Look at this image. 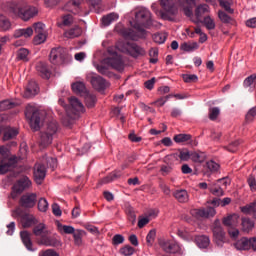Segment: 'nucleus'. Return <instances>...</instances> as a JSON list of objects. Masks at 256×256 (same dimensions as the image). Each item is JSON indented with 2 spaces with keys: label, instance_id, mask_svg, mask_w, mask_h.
I'll use <instances>...</instances> for the list:
<instances>
[{
  "label": "nucleus",
  "instance_id": "38",
  "mask_svg": "<svg viewBox=\"0 0 256 256\" xmlns=\"http://www.w3.org/2000/svg\"><path fill=\"white\" fill-rule=\"evenodd\" d=\"M119 19V15L116 13H110L102 18V24L105 27H109L113 23V21H117Z\"/></svg>",
  "mask_w": 256,
  "mask_h": 256
},
{
  "label": "nucleus",
  "instance_id": "58",
  "mask_svg": "<svg viewBox=\"0 0 256 256\" xmlns=\"http://www.w3.org/2000/svg\"><path fill=\"white\" fill-rule=\"evenodd\" d=\"M120 253L125 256H130V255H133V253H135V248H133L132 246L126 245L120 249Z\"/></svg>",
  "mask_w": 256,
  "mask_h": 256
},
{
  "label": "nucleus",
  "instance_id": "9",
  "mask_svg": "<svg viewBox=\"0 0 256 256\" xmlns=\"http://www.w3.org/2000/svg\"><path fill=\"white\" fill-rule=\"evenodd\" d=\"M12 215L13 217H19L20 223L24 229L33 227V225H37V219H35V217L31 214L23 212L21 208H16Z\"/></svg>",
  "mask_w": 256,
  "mask_h": 256
},
{
  "label": "nucleus",
  "instance_id": "45",
  "mask_svg": "<svg viewBox=\"0 0 256 256\" xmlns=\"http://www.w3.org/2000/svg\"><path fill=\"white\" fill-rule=\"evenodd\" d=\"M255 84H256V74H252L250 76H248L244 82H243V86L245 88H248V87H255Z\"/></svg>",
  "mask_w": 256,
  "mask_h": 256
},
{
  "label": "nucleus",
  "instance_id": "16",
  "mask_svg": "<svg viewBox=\"0 0 256 256\" xmlns=\"http://www.w3.org/2000/svg\"><path fill=\"white\" fill-rule=\"evenodd\" d=\"M45 175H47V170L45 165L43 164H36L34 167V179L37 185H41L45 180Z\"/></svg>",
  "mask_w": 256,
  "mask_h": 256
},
{
  "label": "nucleus",
  "instance_id": "26",
  "mask_svg": "<svg viewBox=\"0 0 256 256\" xmlns=\"http://www.w3.org/2000/svg\"><path fill=\"white\" fill-rule=\"evenodd\" d=\"M209 191L212 195H215V197H223L225 195L223 186L217 184V182L209 184Z\"/></svg>",
  "mask_w": 256,
  "mask_h": 256
},
{
  "label": "nucleus",
  "instance_id": "17",
  "mask_svg": "<svg viewBox=\"0 0 256 256\" xmlns=\"http://www.w3.org/2000/svg\"><path fill=\"white\" fill-rule=\"evenodd\" d=\"M127 51L134 58L144 57V55L147 53L143 47L137 45L136 43H127Z\"/></svg>",
  "mask_w": 256,
  "mask_h": 256
},
{
  "label": "nucleus",
  "instance_id": "49",
  "mask_svg": "<svg viewBox=\"0 0 256 256\" xmlns=\"http://www.w3.org/2000/svg\"><path fill=\"white\" fill-rule=\"evenodd\" d=\"M155 237H157V231L155 229H152L149 231V233L146 236V243L151 247L153 243H155Z\"/></svg>",
  "mask_w": 256,
  "mask_h": 256
},
{
  "label": "nucleus",
  "instance_id": "40",
  "mask_svg": "<svg viewBox=\"0 0 256 256\" xmlns=\"http://www.w3.org/2000/svg\"><path fill=\"white\" fill-rule=\"evenodd\" d=\"M238 219L239 216H237V214L227 216L223 219V225H225L226 227H235Z\"/></svg>",
  "mask_w": 256,
  "mask_h": 256
},
{
  "label": "nucleus",
  "instance_id": "27",
  "mask_svg": "<svg viewBox=\"0 0 256 256\" xmlns=\"http://www.w3.org/2000/svg\"><path fill=\"white\" fill-rule=\"evenodd\" d=\"M72 91L76 93V95H80V97H84L86 93H89L83 82H74L72 84Z\"/></svg>",
  "mask_w": 256,
  "mask_h": 256
},
{
  "label": "nucleus",
  "instance_id": "63",
  "mask_svg": "<svg viewBox=\"0 0 256 256\" xmlns=\"http://www.w3.org/2000/svg\"><path fill=\"white\" fill-rule=\"evenodd\" d=\"M220 7H223L227 13H233V9H231V4L226 0H218Z\"/></svg>",
  "mask_w": 256,
  "mask_h": 256
},
{
  "label": "nucleus",
  "instance_id": "56",
  "mask_svg": "<svg viewBox=\"0 0 256 256\" xmlns=\"http://www.w3.org/2000/svg\"><path fill=\"white\" fill-rule=\"evenodd\" d=\"M239 145H241V141L236 140V141L230 143L228 146H225L224 149H226L230 153H235L237 151Z\"/></svg>",
  "mask_w": 256,
  "mask_h": 256
},
{
  "label": "nucleus",
  "instance_id": "51",
  "mask_svg": "<svg viewBox=\"0 0 256 256\" xmlns=\"http://www.w3.org/2000/svg\"><path fill=\"white\" fill-rule=\"evenodd\" d=\"M13 107H15V102H11L10 100L0 102V111H8V109H13Z\"/></svg>",
  "mask_w": 256,
  "mask_h": 256
},
{
  "label": "nucleus",
  "instance_id": "57",
  "mask_svg": "<svg viewBox=\"0 0 256 256\" xmlns=\"http://www.w3.org/2000/svg\"><path fill=\"white\" fill-rule=\"evenodd\" d=\"M205 167L211 172V173H215L216 171H219V165L213 161L210 160L208 162H206Z\"/></svg>",
  "mask_w": 256,
  "mask_h": 256
},
{
  "label": "nucleus",
  "instance_id": "5",
  "mask_svg": "<svg viewBox=\"0 0 256 256\" xmlns=\"http://www.w3.org/2000/svg\"><path fill=\"white\" fill-rule=\"evenodd\" d=\"M17 165V157L11 156L9 148L0 146V175L13 171Z\"/></svg>",
  "mask_w": 256,
  "mask_h": 256
},
{
  "label": "nucleus",
  "instance_id": "4",
  "mask_svg": "<svg viewBox=\"0 0 256 256\" xmlns=\"http://www.w3.org/2000/svg\"><path fill=\"white\" fill-rule=\"evenodd\" d=\"M45 115H47L45 110L39 109L31 104L26 106L25 116L26 119L30 121V126L34 131H39V129H41V123L45 121Z\"/></svg>",
  "mask_w": 256,
  "mask_h": 256
},
{
  "label": "nucleus",
  "instance_id": "6",
  "mask_svg": "<svg viewBox=\"0 0 256 256\" xmlns=\"http://www.w3.org/2000/svg\"><path fill=\"white\" fill-rule=\"evenodd\" d=\"M213 233V241L218 247H223L227 243V233L223 229V225L219 219H216L211 226Z\"/></svg>",
  "mask_w": 256,
  "mask_h": 256
},
{
  "label": "nucleus",
  "instance_id": "30",
  "mask_svg": "<svg viewBox=\"0 0 256 256\" xmlns=\"http://www.w3.org/2000/svg\"><path fill=\"white\" fill-rule=\"evenodd\" d=\"M33 35V27L22 28L15 30L14 37L19 39L20 37H24V39H29Z\"/></svg>",
  "mask_w": 256,
  "mask_h": 256
},
{
  "label": "nucleus",
  "instance_id": "54",
  "mask_svg": "<svg viewBox=\"0 0 256 256\" xmlns=\"http://www.w3.org/2000/svg\"><path fill=\"white\" fill-rule=\"evenodd\" d=\"M58 228L61 233H65L66 235H73L75 233V228L73 226L60 225Z\"/></svg>",
  "mask_w": 256,
  "mask_h": 256
},
{
  "label": "nucleus",
  "instance_id": "21",
  "mask_svg": "<svg viewBox=\"0 0 256 256\" xmlns=\"http://www.w3.org/2000/svg\"><path fill=\"white\" fill-rule=\"evenodd\" d=\"M36 70L42 79H49V77H51V70L45 62H38L36 65Z\"/></svg>",
  "mask_w": 256,
  "mask_h": 256
},
{
  "label": "nucleus",
  "instance_id": "61",
  "mask_svg": "<svg viewBox=\"0 0 256 256\" xmlns=\"http://www.w3.org/2000/svg\"><path fill=\"white\" fill-rule=\"evenodd\" d=\"M247 183L250 187V191H256V179L254 175H249L247 178Z\"/></svg>",
  "mask_w": 256,
  "mask_h": 256
},
{
  "label": "nucleus",
  "instance_id": "28",
  "mask_svg": "<svg viewBox=\"0 0 256 256\" xmlns=\"http://www.w3.org/2000/svg\"><path fill=\"white\" fill-rule=\"evenodd\" d=\"M82 33H83V30L81 29V27L76 25L70 28L69 30L65 31L64 36L67 39H75L76 37H81Z\"/></svg>",
  "mask_w": 256,
  "mask_h": 256
},
{
  "label": "nucleus",
  "instance_id": "14",
  "mask_svg": "<svg viewBox=\"0 0 256 256\" xmlns=\"http://www.w3.org/2000/svg\"><path fill=\"white\" fill-rule=\"evenodd\" d=\"M20 205L25 209H32L34 205L37 203V194L35 193H27L21 196Z\"/></svg>",
  "mask_w": 256,
  "mask_h": 256
},
{
  "label": "nucleus",
  "instance_id": "42",
  "mask_svg": "<svg viewBox=\"0 0 256 256\" xmlns=\"http://www.w3.org/2000/svg\"><path fill=\"white\" fill-rule=\"evenodd\" d=\"M180 49L182 51H195V49H199V44H197V42H193V43H187V42H183L180 45Z\"/></svg>",
  "mask_w": 256,
  "mask_h": 256
},
{
  "label": "nucleus",
  "instance_id": "46",
  "mask_svg": "<svg viewBox=\"0 0 256 256\" xmlns=\"http://www.w3.org/2000/svg\"><path fill=\"white\" fill-rule=\"evenodd\" d=\"M153 41L155 43H165L167 41V34L164 32H159L153 35Z\"/></svg>",
  "mask_w": 256,
  "mask_h": 256
},
{
  "label": "nucleus",
  "instance_id": "25",
  "mask_svg": "<svg viewBox=\"0 0 256 256\" xmlns=\"http://www.w3.org/2000/svg\"><path fill=\"white\" fill-rule=\"evenodd\" d=\"M83 3V0H70L64 7L65 11H69L70 13H74L77 15L79 13V6Z\"/></svg>",
  "mask_w": 256,
  "mask_h": 256
},
{
  "label": "nucleus",
  "instance_id": "34",
  "mask_svg": "<svg viewBox=\"0 0 256 256\" xmlns=\"http://www.w3.org/2000/svg\"><path fill=\"white\" fill-rule=\"evenodd\" d=\"M210 243L211 240L209 239V236L202 235L196 237V245H198L200 249H207Z\"/></svg>",
  "mask_w": 256,
  "mask_h": 256
},
{
  "label": "nucleus",
  "instance_id": "19",
  "mask_svg": "<svg viewBox=\"0 0 256 256\" xmlns=\"http://www.w3.org/2000/svg\"><path fill=\"white\" fill-rule=\"evenodd\" d=\"M39 93V85H37V82L30 81L26 87V90L24 92V97L26 99H30V97H35Z\"/></svg>",
  "mask_w": 256,
  "mask_h": 256
},
{
  "label": "nucleus",
  "instance_id": "41",
  "mask_svg": "<svg viewBox=\"0 0 256 256\" xmlns=\"http://www.w3.org/2000/svg\"><path fill=\"white\" fill-rule=\"evenodd\" d=\"M9 29H11L9 18L0 14V31H9Z\"/></svg>",
  "mask_w": 256,
  "mask_h": 256
},
{
  "label": "nucleus",
  "instance_id": "11",
  "mask_svg": "<svg viewBox=\"0 0 256 256\" xmlns=\"http://www.w3.org/2000/svg\"><path fill=\"white\" fill-rule=\"evenodd\" d=\"M52 65H63L67 61V50L62 47L53 48L49 55Z\"/></svg>",
  "mask_w": 256,
  "mask_h": 256
},
{
  "label": "nucleus",
  "instance_id": "29",
  "mask_svg": "<svg viewBox=\"0 0 256 256\" xmlns=\"http://www.w3.org/2000/svg\"><path fill=\"white\" fill-rule=\"evenodd\" d=\"M173 197L179 203H187L189 201V194L184 189L174 191Z\"/></svg>",
  "mask_w": 256,
  "mask_h": 256
},
{
  "label": "nucleus",
  "instance_id": "39",
  "mask_svg": "<svg viewBox=\"0 0 256 256\" xmlns=\"http://www.w3.org/2000/svg\"><path fill=\"white\" fill-rule=\"evenodd\" d=\"M229 203H231V198L229 197H226L222 200L220 198H214L213 200L210 201V204L213 205V207H219V205L221 207H225L229 205Z\"/></svg>",
  "mask_w": 256,
  "mask_h": 256
},
{
  "label": "nucleus",
  "instance_id": "2",
  "mask_svg": "<svg viewBox=\"0 0 256 256\" xmlns=\"http://www.w3.org/2000/svg\"><path fill=\"white\" fill-rule=\"evenodd\" d=\"M9 10L14 15H17L22 21H29L39 13L35 6H29L25 1L11 2Z\"/></svg>",
  "mask_w": 256,
  "mask_h": 256
},
{
  "label": "nucleus",
  "instance_id": "15",
  "mask_svg": "<svg viewBox=\"0 0 256 256\" xmlns=\"http://www.w3.org/2000/svg\"><path fill=\"white\" fill-rule=\"evenodd\" d=\"M38 245H44L45 247H61V241L55 237L49 236V234H44L37 239Z\"/></svg>",
  "mask_w": 256,
  "mask_h": 256
},
{
  "label": "nucleus",
  "instance_id": "36",
  "mask_svg": "<svg viewBox=\"0 0 256 256\" xmlns=\"http://www.w3.org/2000/svg\"><path fill=\"white\" fill-rule=\"evenodd\" d=\"M242 231H244V233H249L250 231L253 230V227H255V222H253V220H251V218H242Z\"/></svg>",
  "mask_w": 256,
  "mask_h": 256
},
{
  "label": "nucleus",
  "instance_id": "37",
  "mask_svg": "<svg viewBox=\"0 0 256 256\" xmlns=\"http://www.w3.org/2000/svg\"><path fill=\"white\" fill-rule=\"evenodd\" d=\"M199 23H202V25H204L208 31H213V29L216 27L215 20L209 15L204 17L203 20H200Z\"/></svg>",
  "mask_w": 256,
  "mask_h": 256
},
{
  "label": "nucleus",
  "instance_id": "18",
  "mask_svg": "<svg viewBox=\"0 0 256 256\" xmlns=\"http://www.w3.org/2000/svg\"><path fill=\"white\" fill-rule=\"evenodd\" d=\"M206 13H209V5L207 4H200L195 9V19L192 20L193 23L196 25H199V22H201L203 15H206Z\"/></svg>",
  "mask_w": 256,
  "mask_h": 256
},
{
  "label": "nucleus",
  "instance_id": "59",
  "mask_svg": "<svg viewBox=\"0 0 256 256\" xmlns=\"http://www.w3.org/2000/svg\"><path fill=\"white\" fill-rule=\"evenodd\" d=\"M125 243V237L121 234H116L112 238V245H121Z\"/></svg>",
  "mask_w": 256,
  "mask_h": 256
},
{
  "label": "nucleus",
  "instance_id": "22",
  "mask_svg": "<svg viewBox=\"0 0 256 256\" xmlns=\"http://www.w3.org/2000/svg\"><path fill=\"white\" fill-rule=\"evenodd\" d=\"M91 85L97 91H104V89H107V81H105L101 76H93L91 78Z\"/></svg>",
  "mask_w": 256,
  "mask_h": 256
},
{
  "label": "nucleus",
  "instance_id": "48",
  "mask_svg": "<svg viewBox=\"0 0 256 256\" xmlns=\"http://www.w3.org/2000/svg\"><path fill=\"white\" fill-rule=\"evenodd\" d=\"M49 209V202H47V199L40 198L38 201V210L42 213H46V211Z\"/></svg>",
  "mask_w": 256,
  "mask_h": 256
},
{
  "label": "nucleus",
  "instance_id": "23",
  "mask_svg": "<svg viewBox=\"0 0 256 256\" xmlns=\"http://www.w3.org/2000/svg\"><path fill=\"white\" fill-rule=\"evenodd\" d=\"M20 237L23 245L28 251H35V249H33V242L31 241V233L24 230L20 232Z\"/></svg>",
  "mask_w": 256,
  "mask_h": 256
},
{
  "label": "nucleus",
  "instance_id": "50",
  "mask_svg": "<svg viewBox=\"0 0 256 256\" xmlns=\"http://www.w3.org/2000/svg\"><path fill=\"white\" fill-rule=\"evenodd\" d=\"M29 56V50L21 48L17 51V59L19 61H28L27 57Z\"/></svg>",
  "mask_w": 256,
  "mask_h": 256
},
{
  "label": "nucleus",
  "instance_id": "32",
  "mask_svg": "<svg viewBox=\"0 0 256 256\" xmlns=\"http://www.w3.org/2000/svg\"><path fill=\"white\" fill-rule=\"evenodd\" d=\"M234 245L238 251H249V249H251L249 238H242L238 240Z\"/></svg>",
  "mask_w": 256,
  "mask_h": 256
},
{
  "label": "nucleus",
  "instance_id": "12",
  "mask_svg": "<svg viewBox=\"0 0 256 256\" xmlns=\"http://www.w3.org/2000/svg\"><path fill=\"white\" fill-rule=\"evenodd\" d=\"M31 187V180L29 177L23 176L20 178L12 187L11 197L12 199H17L25 189H29Z\"/></svg>",
  "mask_w": 256,
  "mask_h": 256
},
{
  "label": "nucleus",
  "instance_id": "31",
  "mask_svg": "<svg viewBox=\"0 0 256 256\" xmlns=\"http://www.w3.org/2000/svg\"><path fill=\"white\" fill-rule=\"evenodd\" d=\"M33 235L35 237H43V235H49V230H47V226L43 223L36 224L33 228Z\"/></svg>",
  "mask_w": 256,
  "mask_h": 256
},
{
  "label": "nucleus",
  "instance_id": "24",
  "mask_svg": "<svg viewBox=\"0 0 256 256\" xmlns=\"http://www.w3.org/2000/svg\"><path fill=\"white\" fill-rule=\"evenodd\" d=\"M121 177V171H113L108 176L99 180V185H107L109 183H113V181H117Z\"/></svg>",
  "mask_w": 256,
  "mask_h": 256
},
{
  "label": "nucleus",
  "instance_id": "20",
  "mask_svg": "<svg viewBox=\"0 0 256 256\" xmlns=\"http://www.w3.org/2000/svg\"><path fill=\"white\" fill-rule=\"evenodd\" d=\"M161 248L165 253H171L175 255V253H179L181 251V247H179V244L177 242H163L160 244Z\"/></svg>",
  "mask_w": 256,
  "mask_h": 256
},
{
  "label": "nucleus",
  "instance_id": "43",
  "mask_svg": "<svg viewBox=\"0 0 256 256\" xmlns=\"http://www.w3.org/2000/svg\"><path fill=\"white\" fill-rule=\"evenodd\" d=\"M241 212L244 213L245 215H252V217H254V213H255V201L247 204L246 206H243L240 208Z\"/></svg>",
  "mask_w": 256,
  "mask_h": 256
},
{
  "label": "nucleus",
  "instance_id": "33",
  "mask_svg": "<svg viewBox=\"0 0 256 256\" xmlns=\"http://www.w3.org/2000/svg\"><path fill=\"white\" fill-rule=\"evenodd\" d=\"M197 217H215L216 211L213 207L195 210Z\"/></svg>",
  "mask_w": 256,
  "mask_h": 256
},
{
  "label": "nucleus",
  "instance_id": "8",
  "mask_svg": "<svg viewBox=\"0 0 256 256\" xmlns=\"http://www.w3.org/2000/svg\"><path fill=\"white\" fill-rule=\"evenodd\" d=\"M70 107L67 109V116L69 119H72L75 121V119H79V116L83 111H85V107L83 106V103L79 101L76 97H70L69 98Z\"/></svg>",
  "mask_w": 256,
  "mask_h": 256
},
{
  "label": "nucleus",
  "instance_id": "60",
  "mask_svg": "<svg viewBox=\"0 0 256 256\" xmlns=\"http://www.w3.org/2000/svg\"><path fill=\"white\" fill-rule=\"evenodd\" d=\"M256 116V106L251 108L246 114V123H251L255 119Z\"/></svg>",
  "mask_w": 256,
  "mask_h": 256
},
{
  "label": "nucleus",
  "instance_id": "53",
  "mask_svg": "<svg viewBox=\"0 0 256 256\" xmlns=\"http://www.w3.org/2000/svg\"><path fill=\"white\" fill-rule=\"evenodd\" d=\"M126 213H127L128 221H130L132 225H135V222L137 221V215H135V210L130 207V208H127Z\"/></svg>",
  "mask_w": 256,
  "mask_h": 256
},
{
  "label": "nucleus",
  "instance_id": "10",
  "mask_svg": "<svg viewBox=\"0 0 256 256\" xmlns=\"http://www.w3.org/2000/svg\"><path fill=\"white\" fill-rule=\"evenodd\" d=\"M108 53L110 56L105 59L107 65H110L116 71H123L125 69V62H123L121 55L117 54L113 49H108Z\"/></svg>",
  "mask_w": 256,
  "mask_h": 256
},
{
  "label": "nucleus",
  "instance_id": "52",
  "mask_svg": "<svg viewBox=\"0 0 256 256\" xmlns=\"http://www.w3.org/2000/svg\"><path fill=\"white\" fill-rule=\"evenodd\" d=\"M191 135L189 134H178L174 136L175 143H185L187 141H190Z\"/></svg>",
  "mask_w": 256,
  "mask_h": 256
},
{
  "label": "nucleus",
  "instance_id": "55",
  "mask_svg": "<svg viewBox=\"0 0 256 256\" xmlns=\"http://www.w3.org/2000/svg\"><path fill=\"white\" fill-rule=\"evenodd\" d=\"M182 78L185 83H197V81H199V77L195 74H184L182 75Z\"/></svg>",
  "mask_w": 256,
  "mask_h": 256
},
{
  "label": "nucleus",
  "instance_id": "35",
  "mask_svg": "<svg viewBox=\"0 0 256 256\" xmlns=\"http://www.w3.org/2000/svg\"><path fill=\"white\" fill-rule=\"evenodd\" d=\"M84 101L86 103V106L91 109L93 107H95V104L97 103V97L95 96V94H91L89 92H86L84 94Z\"/></svg>",
  "mask_w": 256,
  "mask_h": 256
},
{
  "label": "nucleus",
  "instance_id": "13",
  "mask_svg": "<svg viewBox=\"0 0 256 256\" xmlns=\"http://www.w3.org/2000/svg\"><path fill=\"white\" fill-rule=\"evenodd\" d=\"M36 36L34 37V44L41 45V43H45L47 39V34L45 33V24L41 22H36L32 26Z\"/></svg>",
  "mask_w": 256,
  "mask_h": 256
},
{
  "label": "nucleus",
  "instance_id": "3",
  "mask_svg": "<svg viewBox=\"0 0 256 256\" xmlns=\"http://www.w3.org/2000/svg\"><path fill=\"white\" fill-rule=\"evenodd\" d=\"M59 131V124L56 120H51L46 124L44 129L40 132L38 145L40 149H47L53 140L57 137Z\"/></svg>",
  "mask_w": 256,
  "mask_h": 256
},
{
  "label": "nucleus",
  "instance_id": "62",
  "mask_svg": "<svg viewBox=\"0 0 256 256\" xmlns=\"http://www.w3.org/2000/svg\"><path fill=\"white\" fill-rule=\"evenodd\" d=\"M218 17L222 23H231V18L230 16L225 13L224 11H219L218 12Z\"/></svg>",
  "mask_w": 256,
  "mask_h": 256
},
{
  "label": "nucleus",
  "instance_id": "64",
  "mask_svg": "<svg viewBox=\"0 0 256 256\" xmlns=\"http://www.w3.org/2000/svg\"><path fill=\"white\" fill-rule=\"evenodd\" d=\"M219 113H220V110L217 107H214V108L210 109L209 119L211 121H215V119H217V117H219Z\"/></svg>",
  "mask_w": 256,
  "mask_h": 256
},
{
  "label": "nucleus",
  "instance_id": "47",
  "mask_svg": "<svg viewBox=\"0 0 256 256\" xmlns=\"http://www.w3.org/2000/svg\"><path fill=\"white\" fill-rule=\"evenodd\" d=\"M73 23V16L71 14L64 15L62 17V22L58 23L60 27H69Z\"/></svg>",
  "mask_w": 256,
  "mask_h": 256
},
{
  "label": "nucleus",
  "instance_id": "7",
  "mask_svg": "<svg viewBox=\"0 0 256 256\" xmlns=\"http://www.w3.org/2000/svg\"><path fill=\"white\" fill-rule=\"evenodd\" d=\"M162 10L158 11V15L165 21H171V17L177 14L175 0H160Z\"/></svg>",
  "mask_w": 256,
  "mask_h": 256
},
{
  "label": "nucleus",
  "instance_id": "1",
  "mask_svg": "<svg viewBox=\"0 0 256 256\" xmlns=\"http://www.w3.org/2000/svg\"><path fill=\"white\" fill-rule=\"evenodd\" d=\"M151 25H153L151 12L147 8H140L135 13V22L132 24V27L135 30L131 28H123L121 34L125 39L137 41V39L145 37V28L151 27Z\"/></svg>",
  "mask_w": 256,
  "mask_h": 256
},
{
  "label": "nucleus",
  "instance_id": "44",
  "mask_svg": "<svg viewBox=\"0 0 256 256\" xmlns=\"http://www.w3.org/2000/svg\"><path fill=\"white\" fill-rule=\"evenodd\" d=\"M191 159L194 163H203L206 159V155L204 152H193L191 153Z\"/></svg>",
  "mask_w": 256,
  "mask_h": 256
}]
</instances>
